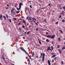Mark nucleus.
Returning a JSON list of instances; mask_svg holds the SVG:
<instances>
[{
    "label": "nucleus",
    "instance_id": "obj_1",
    "mask_svg": "<svg viewBox=\"0 0 65 65\" xmlns=\"http://www.w3.org/2000/svg\"><path fill=\"white\" fill-rule=\"evenodd\" d=\"M20 49L21 50H22V51L24 52L25 53V54L26 55H27V56H28V57H29V58L30 59H32L31 58V57H30V56H29V53H28L25 50V49H24L23 48V47H20Z\"/></svg>",
    "mask_w": 65,
    "mask_h": 65
},
{
    "label": "nucleus",
    "instance_id": "obj_2",
    "mask_svg": "<svg viewBox=\"0 0 65 65\" xmlns=\"http://www.w3.org/2000/svg\"><path fill=\"white\" fill-rule=\"evenodd\" d=\"M55 35H53V36H51V35H49L47 36V38H50L51 39H54L55 38Z\"/></svg>",
    "mask_w": 65,
    "mask_h": 65
},
{
    "label": "nucleus",
    "instance_id": "obj_3",
    "mask_svg": "<svg viewBox=\"0 0 65 65\" xmlns=\"http://www.w3.org/2000/svg\"><path fill=\"white\" fill-rule=\"evenodd\" d=\"M45 56V54L44 53H43V55L42 56V61H44V57Z\"/></svg>",
    "mask_w": 65,
    "mask_h": 65
},
{
    "label": "nucleus",
    "instance_id": "obj_4",
    "mask_svg": "<svg viewBox=\"0 0 65 65\" xmlns=\"http://www.w3.org/2000/svg\"><path fill=\"white\" fill-rule=\"evenodd\" d=\"M48 65H51V62H50V60H48Z\"/></svg>",
    "mask_w": 65,
    "mask_h": 65
},
{
    "label": "nucleus",
    "instance_id": "obj_5",
    "mask_svg": "<svg viewBox=\"0 0 65 65\" xmlns=\"http://www.w3.org/2000/svg\"><path fill=\"white\" fill-rule=\"evenodd\" d=\"M23 4L21 3H20L19 4V6L21 8V5Z\"/></svg>",
    "mask_w": 65,
    "mask_h": 65
},
{
    "label": "nucleus",
    "instance_id": "obj_6",
    "mask_svg": "<svg viewBox=\"0 0 65 65\" xmlns=\"http://www.w3.org/2000/svg\"><path fill=\"white\" fill-rule=\"evenodd\" d=\"M59 7H60V9H62V7H61V6H61V5H59Z\"/></svg>",
    "mask_w": 65,
    "mask_h": 65
},
{
    "label": "nucleus",
    "instance_id": "obj_7",
    "mask_svg": "<svg viewBox=\"0 0 65 65\" xmlns=\"http://www.w3.org/2000/svg\"><path fill=\"white\" fill-rule=\"evenodd\" d=\"M64 49H65V46H63L62 48V50H64Z\"/></svg>",
    "mask_w": 65,
    "mask_h": 65
},
{
    "label": "nucleus",
    "instance_id": "obj_8",
    "mask_svg": "<svg viewBox=\"0 0 65 65\" xmlns=\"http://www.w3.org/2000/svg\"><path fill=\"white\" fill-rule=\"evenodd\" d=\"M58 51H59V53L60 54H61V50H60V49H59Z\"/></svg>",
    "mask_w": 65,
    "mask_h": 65
},
{
    "label": "nucleus",
    "instance_id": "obj_9",
    "mask_svg": "<svg viewBox=\"0 0 65 65\" xmlns=\"http://www.w3.org/2000/svg\"><path fill=\"white\" fill-rule=\"evenodd\" d=\"M3 17L4 18V19L6 20V17L5 16H3Z\"/></svg>",
    "mask_w": 65,
    "mask_h": 65
},
{
    "label": "nucleus",
    "instance_id": "obj_10",
    "mask_svg": "<svg viewBox=\"0 0 65 65\" xmlns=\"http://www.w3.org/2000/svg\"><path fill=\"white\" fill-rule=\"evenodd\" d=\"M47 51H49V50H50V51H52V50H51L50 48H47Z\"/></svg>",
    "mask_w": 65,
    "mask_h": 65
},
{
    "label": "nucleus",
    "instance_id": "obj_11",
    "mask_svg": "<svg viewBox=\"0 0 65 65\" xmlns=\"http://www.w3.org/2000/svg\"><path fill=\"white\" fill-rule=\"evenodd\" d=\"M2 15L1 14L0 17V18L1 19V20H2Z\"/></svg>",
    "mask_w": 65,
    "mask_h": 65
},
{
    "label": "nucleus",
    "instance_id": "obj_12",
    "mask_svg": "<svg viewBox=\"0 0 65 65\" xmlns=\"http://www.w3.org/2000/svg\"><path fill=\"white\" fill-rule=\"evenodd\" d=\"M23 22L24 23V24H25L26 23V21L24 20H23Z\"/></svg>",
    "mask_w": 65,
    "mask_h": 65
},
{
    "label": "nucleus",
    "instance_id": "obj_13",
    "mask_svg": "<svg viewBox=\"0 0 65 65\" xmlns=\"http://www.w3.org/2000/svg\"><path fill=\"white\" fill-rule=\"evenodd\" d=\"M2 59L4 60V61H5V58H4L3 56L2 55Z\"/></svg>",
    "mask_w": 65,
    "mask_h": 65
},
{
    "label": "nucleus",
    "instance_id": "obj_14",
    "mask_svg": "<svg viewBox=\"0 0 65 65\" xmlns=\"http://www.w3.org/2000/svg\"><path fill=\"white\" fill-rule=\"evenodd\" d=\"M21 7H19V8H17V9L18 10H20L21 9Z\"/></svg>",
    "mask_w": 65,
    "mask_h": 65
},
{
    "label": "nucleus",
    "instance_id": "obj_15",
    "mask_svg": "<svg viewBox=\"0 0 65 65\" xmlns=\"http://www.w3.org/2000/svg\"><path fill=\"white\" fill-rule=\"evenodd\" d=\"M19 29L20 32H22V31L21 30H22V29H21V28L20 27L19 28Z\"/></svg>",
    "mask_w": 65,
    "mask_h": 65
},
{
    "label": "nucleus",
    "instance_id": "obj_16",
    "mask_svg": "<svg viewBox=\"0 0 65 65\" xmlns=\"http://www.w3.org/2000/svg\"><path fill=\"white\" fill-rule=\"evenodd\" d=\"M22 27L23 29H25V26H24V24L22 26Z\"/></svg>",
    "mask_w": 65,
    "mask_h": 65
},
{
    "label": "nucleus",
    "instance_id": "obj_17",
    "mask_svg": "<svg viewBox=\"0 0 65 65\" xmlns=\"http://www.w3.org/2000/svg\"><path fill=\"white\" fill-rule=\"evenodd\" d=\"M20 12V11L19 10L18 11H17L16 12V13H19V12Z\"/></svg>",
    "mask_w": 65,
    "mask_h": 65
},
{
    "label": "nucleus",
    "instance_id": "obj_18",
    "mask_svg": "<svg viewBox=\"0 0 65 65\" xmlns=\"http://www.w3.org/2000/svg\"><path fill=\"white\" fill-rule=\"evenodd\" d=\"M42 54H43V53H41V55L40 57V58H41V57H42Z\"/></svg>",
    "mask_w": 65,
    "mask_h": 65
},
{
    "label": "nucleus",
    "instance_id": "obj_19",
    "mask_svg": "<svg viewBox=\"0 0 65 65\" xmlns=\"http://www.w3.org/2000/svg\"><path fill=\"white\" fill-rule=\"evenodd\" d=\"M56 56V55H54L52 56V58H54V57H55Z\"/></svg>",
    "mask_w": 65,
    "mask_h": 65
},
{
    "label": "nucleus",
    "instance_id": "obj_20",
    "mask_svg": "<svg viewBox=\"0 0 65 65\" xmlns=\"http://www.w3.org/2000/svg\"><path fill=\"white\" fill-rule=\"evenodd\" d=\"M60 40H61V39L60 38H58V41H60Z\"/></svg>",
    "mask_w": 65,
    "mask_h": 65
},
{
    "label": "nucleus",
    "instance_id": "obj_21",
    "mask_svg": "<svg viewBox=\"0 0 65 65\" xmlns=\"http://www.w3.org/2000/svg\"><path fill=\"white\" fill-rule=\"evenodd\" d=\"M61 65H63V64L64 63V62L63 61H61Z\"/></svg>",
    "mask_w": 65,
    "mask_h": 65
},
{
    "label": "nucleus",
    "instance_id": "obj_22",
    "mask_svg": "<svg viewBox=\"0 0 65 65\" xmlns=\"http://www.w3.org/2000/svg\"><path fill=\"white\" fill-rule=\"evenodd\" d=\"M30 33V31H28L27 32V34L28 35Z\"/></svg>",
    "mask_w": 65,
    "mask_h": 65
},
{
    "label": "nucleus",
    "instance_id": "obj_23",
    "mask_svg": "<svg viewBox=\"0 0 65 65\" xmlns=\"http://www.w3.org/2000/svg\"><path fill=\"white\" fill-rule=\"evenodd\" d=\"M32 20H34L35 21H36V20L35 19V18H32Z\"/></svg>",
    "mask_w": 65,
    "mask_h": 65
},
{
    "label": "nucleus",
    "instance_id": "obj_24",
    "mask_svg": "<svg viewBox=\"0 0 65 65\" xmlns=\"http://www.w3.org/2000/svg\"><path fill=\"white\" fill-rule=\"evenodd\" d=\"M28 62H30V59L28 58V60H27Z\"/></svg>",
    "mask_w": 65,
    "mask_h": 65
},
{
    "label": "nucleus",
    "instance_id": "obj_25",
    "mask_svg": "<svg viewBox=\"0 0 65 65\" xmlns=\"http://www.w3.org/2000/svg\"><path fill=\"white\" fill-rule=\"evenodd\" d=\"M46 42H49V40L48 39H46Z\"/></svg>",
    "mask_w": 65,
    "mask_h": 65
},
{
    "label": "nucleus",
    "instance_id": "obj_26",
    "mask_svg": "<svg viewBox=\"0 0 65 65\" xmlns=\"http://www.w3.org/2000/svg\"><path fill=\"white\" fill-rule=\"evenodd\" d=\"M32 19V17H30V18H29V20H30V21H32V19Z\"/></svg>",
    "mask_w": 65,
    "mask_h": 65
},
{
    "label": "nucleus",
    "instance_id": "obj_27",
    "mask_svg": "<svg viewBox=\"0 0 65 65\" xmlns=\"http://www.w3.org/2000/svg\"><path fill=\"white\" fill-rule=\"evenodd\" d=\"M62 22L63 23H64V22H65V20H64V19H63L62 20Z\"/></svg>",
    "mask_w": 65,
    "mask_h": 65
},
{
    "label": "nucleus",
    "instance_id": "obj_28",
    "mask_svg": "<svg viewBox=\"0 0 65 65\" xmlns=\"http://www.w3.org/2000/svg\"><path fill=\"white\" fill-rule=\"evenodd\" d=\"M34 52H33V54L32 55V56H31L32 57H33V56H34Z\"/></svg>",
    "mask_w": 65,
    "mask_h": 65
},
{
    "label": "nucleus",
    "instance_id": "obj_29",
    "mask_svg": "<svg viewBox=\"0 0 65 65\" xmlns=\"http://www.w3.org/2000/svg\"><path fill=\"white\" fill-rule=\"evenodd\" d=\"M59 31H60V32H61V33H63V31H62V30H60Z\"/></svg>",
    "mask_w": 65,
    "mask_h": 65
},
{
    "label": "nucleus",
    "instance_id": "obj_30",
    "mask_svg": "<svg viewBox=\"0 0 65 65\" xmlns=\"http://www.w3.org/2000/svg\"><path fill=\"white\" fill-rule=\"evenodd\" d=\"M9 21L10 23H11V20L10 19H9Z\"/></svg>",
    "mask_w": 65,
    "mask_h": 65
},
{
    "label": "nucleus",
    "instance_id": "obj_31",
    "mask_svg": "<svg viewBox=\"0 0 65 65\" xmlns=\"http://www.w3.org/2000/svg\"><path fill=\"white\" fill-rule=\"evenodd\" d=\"M36 31H37L38 30V28H36Z\"/></svg>",
    "mask_w": 65,
    "mask_h": 65
},
{
    "label": "nucleus",
    "instance_id": "obj_32",
    "mask_svg": "<svg viewBox=\"0 0 65 65\" xmlns=\"http://www.w3.org/2000/svg\"><path fill=\"white\" fill-rule=\"evenodd\" d=\"M39 44H41V41H40V40H39Z\"/></svg>",
    "mask_w": 65,
    "mask_h": 65
},
{
    "label": "nucleus",
    "instance_id": "obj_33",
    "mask_svg": "<svg viewBox=\"0 0 65 65\" xmlns=\"http://www.w3.org/2000/svg\"><path fill=\"white\" fill-rule=\"evenodd\" d=\"M58 23H59V22H57L56 23H55V24L56 25H57V24H58Z\"/></svg>",
    "mask_w": 65,
    "mask_h": 65
},
{
    "label": "nucleus",
    "instance_id": "obj_34",
    "mask_svg": "<svg viewBox=\"0 0 65 65\" xmlns=\"http://www.w3.org/2000/svg\"><path fill=\"white\" fill-rule=\"evenodd\" d=\"M13 19H14V20H15V21H16V20H17V18H13Z\"/></svg>",
    "mask_w": 65,
    "mask_h": 65
},
{
    "label": "nucleus",
    "instance_id": "obj_35",
    "mask_svg": "<svg viewBox=\"0 0 65 65\" xmlns=\"http://www.w3.org/2000/svg\"><path fill=\"white\" fill-rule=\"evenodd\" d=\"M51 48H52V50H52H52H53V46H51Z\"/></svg>",
    "mask_w": 65,
    "mask_h": 65
},
{
    "label": "nucleus",
    "instance_id": "obj_36",
    "mask_svg": "<svg viewBox=\"0 0 65 65\" xmlns=\"http://www.w3.org/2000/svg\"><path fill=\"white\" fill-rule=\"evenodd\" d=\"M63 8L64 10H65V6H64L63 7Z\"/></svg>",
    "mask_w": 65,
    "mask_h": 65
},
{
    "label": "nucleus",
    "instance_id": "obj_37",
    "mask_svg": "<svg viewBox=\"0 0 65 65\" xmlns=\"http://www.w3.org/2000/svg\"><path fill=\"white\" fill-rule=\"evenodd\" d=\"M29 6L30 8H32V6H31V5H30Z\"/></svg>",
    "mask_w": 65,
    "mask_h": 65
},
{
    "label": "nucleus",
    "instance_id": "obj_38",
    "mask_svg": "<svg viewBox=\"0 0 65 65\" xmlns=\"http://www.w3.org/2000/svg\"><path fill=\"white\" fill-rule=\"evenodd\" d=\"M6 17L7 18H8V15L7 14H6Z\"/></svg>",
    "mask_w": 65,
    "mask_h": 65
},
{
    "label": "nucleus",
    "instance_id": "obj_39",
    "mask_svg": "<svg viewBox=\"0 0 65 65\" xmlns=\"http://www.w3.org/2000/svg\"><path fill=\"white\" fill-rule=\"evenodd\" d=\"M38 1H39V2H42L41 0H39Z\"/></svg>",
    "mask_w": 65,
    "mask_h": 65
},
{
    "label": "nucleus",
    "instance_id": "obj_40",
    "mask_svg": "<svg viewBox=\"0 0 65 65\" xmlns=\"http://www.w3.org/2000/svg\"><path fill=\"white\" fill-rule=\"evenodd\" d=\"M57 48H59V45H57Z\"/></svg>",
    "mask_w": 65,
    "mask_h": 65
},
{
    "label": "nucleus",
    "instance_id": "obj_41",
    "mask_svg": "<svg viewBox=\"0 0 65 65\" xmlns=\"http://www.w3.org/2000/svg\"><path fill=\"white\" fill-rule=\"evenodd\" d=\"M62 13H65V12L64 11H62Z\"/></svg>",
    "mask_w": 65,
    "mask_h": 65
},
{
    "label": "nucleus",
    "instance_id": "obj_42",
    "mask_svg": "<svg viewBox=\"0 0 65 65\" xmlns=\"http://www.w3.org/2000/svg\"><path fill=\"white\" fill-rule=\"evenodd\" d=\"M46 34H48V32H46Z\"/></svg>",
    "mask_w": 65,
    "mask_h": 65
},
{
    "label": "nucleus",
    "instance_id": "obj_43",
    "mask_svg": "<svg viewBox=\"0 0 65 65\" xmlns=\"http://www.w3.org/2000/svg\"><path fill=\"white\" fill-rule=\"evenodd\" d=\"M21 23H19V24H18V25H21Z\"/></svg>",
    "mask_w": 65,
    "mask_h": 65
},
{
    "label": "nucleus",
    "instance_id": "obj_44",
    "mask_svg": "<svg viewBox=\"0 0 65 65\" xmlns=\"http://www.w3.org/2000/svg\"><path fill=\"white\" fill-rule=\"evenodd\" d=\"M59 18L60 19V18H61V17H62V16H61V15H60L59 16Z\"/></svg>",
    "mask_w": 65,
    "mask_h": 65
},
{
    "label": "nucleus",
    "instance_id": "obj_45",
    "mask_svg": "<svg viewBox=\"0 0 65 65\" xmlns=\"http://www.w3.org/2000/svg\"><path fill=\"white\" fill-rule=\"evenodd\" d=\"M35 24H36V25H37V26H38V24H37V23H35Z\"/></svg>",
    "mask_w": 65,
    "mask_h": 65
},
{
    "label": "nucleus",
    "instance_id": "obj_46",
    "mask_svg": "<svg viewBox=\"0 0 65 65\" xmlns=\"http://www.w3.org/2000/svg\"><path fill=\"white\" fill-rule=\"evenodd\" d=\"M29 22H32L33 21H34V20H33L32 21H29Z\"/></svg>",
    "mask_w": 65,
    "mask_h": 65
},
{
    "label": "nucleus",
    "instance_id": "obj_47",
    "mask_svg": "<svg viewBox=\"0 0 65 65\" xmlns=\"http://www.w3.org/2000/svg\"><path fill=\"white\" fill-rule=\"evenodd\" d=\"M11 10L12 11H14V9H12Z\"/></svg>",
    "mask_w": 65,
    "mask_h": 65
},
{
    "label": "nucleus",
    "instance_id": "obj_48",
    "mask_svg": "<svg viewBox=\"0 0 65 65\" xmlns=\"http://www.w3.org/2000/svg\"><path fill=\"white\" fill-rule=\"evenodd\" d=\"M36 58H37V59H38V56H36Z\"/></svg>",
    "mask_w": 65,
    "mask_h": 65
},
{
    "label": "nucleus",
    "instance_id": "obj_49",
    "mask_svg": "<svg viewBox=\"0 0 65 65\" xmlns=\"http://www.w3.org/2000/svg\"><path fill=\"white\" fill-rule=\"evenodd\" d=\"M21 18H22V19H24V16L21 17Z\"/></svg>",
    "mask_w": 65,
    "mask_h": 65
},
{
    "label": "nucleus",
    "instance_id": "obj_50",
    "mask_svg": "<svg viewBox=\"0 0 65 65\" xmlns=\"http://www.w3.org/2000/svg\"><path fill=\"white\" fill-rule=\"evenodd\" d=\"M53 43H54V41H52V44H53Z\"/></svg>",
    "mask_w": 65,
    "mask_h": 65
},
{
    "label": "nucleus",
    "instance_id": "obj_51",
    "mask_svg": "<svg viewBox=\"0 0 65 65\" xmlns=\"http://www.w3.org/2000/svg\"><path fill=\"white\" fill-rule=\"evenodd\" d=\"M61 14H62V15H64V13H61Z\"/></svg>",
    "mask_w": 65,
    "mask_h": 65
},
{
    "label": "nucleus",
    "instance_id": "obj_52",
    "mask_svg": "<svg viewBox=\"0 0 65 65\" xmlns=\"http://www.w3.org/2000/svg\"><path fill=\"white\" fill-rule=\"evenodd\" d=\"M48 48H51V47L50 46H49L48 47Z\"/></svg>",
    "mask_w": 65,
    "mask_h": 65
},
{
    "label": "nucleus",
    "instance_id": "obj_53",
    "mask_svg": "<svg viewBox=\"0 0 65 65\" xmlns=\"http://www.w3.org/2000/svg\"><path fill=\"white\" fill-rule=\"evenodd\" d=\"M8 9V8L7 7L6 8V9Z\"/></svg>",
    "mask_w": 65,
    "mask_h": 65
},
{
    "label": "nucleus",
    "instance_id": "obj_54",
    "mask_svg": "<svg viewBox=\"0 0 65 65\" xmlns=\"http://www.w3.org/2000/svg\"><path fill=\"white\" fill-rule=\"evenodd\" d=\"M52 62H54V60H52Z\"/></svg>",
    "mask_w": 65,
    "mask_h": 65
},
{
    "label": "nucleus",
    "instance_id": "obj_55",
    "mask_svg": "<svg viewBox=\"0 0 65 65\" xmlns=\"http://www.w3.org/2000/svg\"><path fill=\"white\" fill-rule=\"evenodd\" d=\"M7 6H9V5H8V4L7 5Z\"/></svg>",
    "mask_w": 65,
    "mask_h": 65
},
{
    "label": "nucleus",
    "instance_id": "obj_56",
    "mask_svg": "<svg viewBox=\"0 0 65 65\" xmlns=\"http://www.w3.org/2000/svg\"><path fill=\"white\" fill-rule=\"evenodd\" d=\"M20 20H22V19L21 18H20Z\"/></svg>",
    "mask_w": 65,
    "mask_h": 65
},
{
    "label": "nucleus",
    "instance_id": "obj_57",
    "mask_svg": "<svg viewBox=\"0 0 65 65\" xmlns=\"http://www.w3.org/2000/svg\"><path fill=\"white\" fill-rule=\"evenodd\" d=\"M44 21L46 22V20L45 19L44 20Z\"/></svg>",
    "mask_w": 65,
    "mask_h": 65
},
{
    "label": "nucleus",
    "instance_id": "obj_58",
    "mask_svg": "<svg viewBox=\"0 0 65 65\" xmlns=\"http://www.w3.org/2000/svg\"><path fill=\"white\" fill-rule=\"evenodd\" d=\"M11 12H13V11H12V10H11Z\"/></svg>",
    "mask_w": 65,
    "mask_h": 65
},
{
    "label": "nucleus",
    "instance_id": "obj_59",
    "mask_svg": "<svg viewBox=\"0 0 65 65\" xmlns=\"http://www.w3.org/2000/svg\"><path fill=\"white\" fill-rule=\"evenodd\" d=\"M54 59H57V57H55V58H54Z\"/></svg>",
    "mask_w": 65,
    "mask_h": 65
},
{
    "label": "nucleus",
    "instance_id": "obj_60",
    "mask_svg": "<svg viewBox=\"0 0 65 65\" xmlns=\"http://www.w3.org/2000/svg\"><path fill=\"white\" fill-rule=\"evenodd\" d=\"M24 33L25 34H26V32H24Z\"/></svg>",
    "mask_w": 65,
    "mask_h": 65
},
{
    "label": "nucleus",
    "instance_id": "obj_61",
    "mask_svg": "<svg viewBox=\"0 0 65 65\" xmlns=\"http://www.w3.org/2000/svg\"><path fill=\"white\" fill-rule=\"evenodd\" d=\"M52 15H54V13H52Z\"/></svg>",
    "mask_w": 65,
    "mask_h": 65
},
{
    "label": "nucleus",
    "instance_id": "obj_62",
    "mask_svg": "<svg viewBox=\"0 0 65 65\" xmlns=\"http://www.w3.org/2000/svg\"><path fill=\"white\" fill-rule=\"evenodd\" d=\"M50 5H51V4H48V6H50Z\"/></svg>",
    "mask_w": 65,
    "mask_h": 65
},
{
    "label": "nucleus",
    "instance_id": "obj_63",
    "mask_svg": "<svg viewBox=\"0 0 65 65\" xmlns=\"http://www.w3.org/2000/svg\"><path fill=\"white\" fill-rule=\"evenodd\" d=\"M35 22V23H36V22H35V21H34V22H33V23H34Z\"/></svg>",
    "mask_w": 65,
    "mask_h": 65
},
{
    "label": "nucleus",
    "instance_id": "obj_64",
    "mask_svg": "<svg viewBox=\"0 0 65 65\" xmlns=\"http://www.w3.org/2000/svg\"><path fill=\"white\" fill-rule=\"evenodd\" d=\"M28 11H29V8H28Z\"/></svg>",
    "mask_w": 65,
    "mask_h": 65
}]
</instances>
